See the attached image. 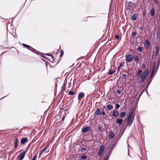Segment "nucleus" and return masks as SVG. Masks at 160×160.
<instances>
[{
	"label": "nucleus",
	"mask_w": 160,
	"mask_h": 160,
	"mask_svg": "<svg viewBox=\"0 0 160 160\" xmlns=\"http://www.w3.org/2000/svg\"><path fill=\"white\" fill-rule=\"evenodd\" d=\"M145 67H146V65L145 64H142V68H145Z\"/></svg>",
	"instance_id": "nucleus-46"
},
{
	"label": "nucleus",
	"mask_w": 160,
	"mask_h": 160,
	"mask_svg": "<svg viewBox=\"0 0 160 160\" xmlns=\"http://www.w3.org/2000/svg\"><path fill=\"white\" fill-rule=\"evenodd\" d=\"M90 130V128L89 127H86L85 128H82V132L83 133H86Z\"/></svg>",
	"instance_id": "nucleus-8"
},
{
	"label": "nucleus",
	"mask_w": 160,
	"mask_h": 160,
	"mask_svg": "<svg viewBox=\"0 0 160 160\" xmlns=\"http://www.w3.org/2000/svg\"><path fill=\"white\" fill-rule=\"evenodd\" d=\"M156 48V55L157 56V55H158L159 53V48L158 47H157Z\"/></svg>",
	"instance_id": "nucleus-26"
},
{
	"label": "nucleus",
	"mask_w": 160,
	"mask_h": 160,
	"mask_svg": "<svg viewBox=\"0 0 160 160\" xmlns=\"http://www.w3.org/2000/svg\"><path fill=\"white\" fill-rule=\"evenodd\" d=\"M48 147H47L45 148H44L43 149L42 151H41V152L40 153L39 155V157H40L42 153H43L47 149V148Z\"/></svg>",
	"instance_id": "nucleus-22"
},
{
	"label": "nucleus",
	"mask_w": 160,
	"mask_h": 160,
	"mask_svg": "<svg viewBox=\"0 0 160 160\" xmlns=\"http://www.w3.org/2000/svg\"><path fill=\"white\" fill-rule=\"evenodd\" d=\"M1 99H2L1 98V99H0V100H1Z\"/></svg>",
	"instance_id": "nucleus-61"
},
{
	"label": "nucleus",
	"mask_w": 160,
	"mask_h": 160,
	"mask_svg": "<svg viewBox=\"0 0 160 160\" xmlns=\"http://www.w3.org/2000/svg\"><path fill=\"white\" fill-rule=\"evenodd\" d=\"M85 96V94L83 92L79 93L78 95V99L82 98H84Z\"/></svg>",
	"instance_id": "nucleus-11"
},
{
	"label": "nucleus",
	"mask_w": 160,
	"mask_h": 160,
	"mask_svg": "<svg viewBox=\"0 0 160 160\" xmlns=\"http://www.w3.org/2000/svg\"><path fill=\"white\" fill-rule=\"evenodd\" d=\"M102 114L103 115H105V113L104 112V111H103L102 112Z\"/></svg>",
	"instance_id": "nucleus-51"
},
{
	"label": "nucleus",
	"mask_w": 160,
	"mask_h": 160,
	"mask_svg": "<svg viewBox=\"0 0 160 160\" xmlns=\"http://www.w3.org/2000/svg\"><path fill=\"white\" fill-rule=\"evenodd\" d=\"M115 38L117 39H118L119 38V36L118 35H116L115 36Z\"/></svg>",
	"instance_id": "nucleus-44"
},
{
	"label": "nucleus",
	"mask_w": 160,
	"mask_h": 160,
	"mask_svg": "<svg viewBox=\"0 0 160 160\" xmlns=\"http://www.w3.org/2000/svg\"><path fill=\"white\" fill-rule=\"evenodd\" d=\"M148 69L146 70L145 71L143 72L141 77V82L143 83L144 82L145 80L146 79V77L148 73Z\"/></svg>",
	"instance_id": "nucleus-3"
},
{
	"label": "nucleus",
	"mask_w": 160,
	"mask_h": 160,
	"mask_svg": "<svg viewBox=\"0 0 160 160\" xmlns=\"http://www.w3.org/2000/svg\"><path fill=\"white\" fill-rule=\"evenodd\" d=\"M142 93H143L142 92H141V93H140L139 96L138 98L137 99L138 101L140 98V97L142 95Z\"/></svg>",
	"instance_id": "nucleus-42"
},
{
	"label": "nucleus",
	"mask_w": 160,
	"mask_h": 160,
	"mask_svg": "<svg viewBox=\"0 0 160 160\" xmlns=\"http://www.w3.org/2000/svg\"><path fill=\"white\" fill-rule=\"evenodd\" d=\"M156 62H153V66L152 70V72L151 74V77H152L153 74L154 72H156Z\"/></svg>",
	"instance_id": "nucleus-7"
},
{
	"label": "nucleus",
	"mask_w": 160,
	"mask_h": 160,
	"mask_svg": "<svg viewBox=\"0 0 160 160\" xmlns=\"http://www.w3.org/2000/svg\"><path fill=\"white\" fill-rule=\"evenodd\" d=\"M114 146V145L113 144H110L109 145V147L108 148H112Z\"/></svg>",
	"instance_id": "nucleus-43"
},
{
	"label": "nucleus",
	"mask_w": 160,
	"mask_h": 160,
	"mask_svg": "<svg viewBox=\"0 0 160 160\" xmlns=\"http://www.w3.org/2000/svg\"><path fill=\"white\" fill-rule=\"evenodd\" d=\"M36 158V155H35L33 157V158L32 159V160H35Z\"/></svg>",
	"instance_id": "nucleus-48"
},
{
	"label": "nucleus",
	"mask_w": 160,
	"mask_h": 160,
	"mask_svg": "<svg viewBox=\"0 0 160 160\" xmlns=\"http://www.w3.org/2000/svg\"><path fill=\"white\" fill-rule=\"evenodd\" d=\"M140 28L141 30H143L144 29V28L142 26H141Z\"/></svg>",
	"instance_id": "nucleus-50"
},
{
	"label": "nucleus",
	"mask_w": 160,
	"mask_h": 160,
	"mask_svg": "<svg viewBox=\"0 0 160 160\" xmlns=\"http://www.w3.org/2000/svg\"><path fill=\"white\" fill-rule=\"evenodd\" d=\"M159 59H160V56H159Z\"/></svg>",
	"instance_id": "nucleus-58"
},
{
	"label": "nucleus",
	"mask_w": 160,
	"mask_h": 160,
	"mask_svg": "<svg viewBox=\"0 0 160 160\" xmlns=\"http://www.w3.org/2000/svg\"><path fill=\"white\" fill-rule=\"evenodd\" d=\"M120 105L118 104H116L115 105V108L117 109H118L120 107Z\"/></svg>",
	"instance_id": "nucleus-39"
},
{
	"label": "nucleus",
	"mask_w": 160,
	"mask_h": 160,
	"mask_svg": "<svg viewBox=\"0 0 160 160\" xmlns=\"http://www.w3.org/2000/svg\"><path fill=\"white\" fill-rule=\"evenodd\" d=\"M154 2L155 3H157L158 2V1L157 0H153Z\"/></svg>",
	"instance_id": "nucleus-49"
},
{
	"label": "nucleus",
	"mask_w": 160,
	"mask_h": 160,
	"mask_svg": "<svg viewBox=\"0 0 160 160\" xmlns=\"http://www.w3.org/2000/svg\"><path fill=\"white\" fill-rule=\"evenodd\" d=\"M1 99H2L1 98V99H0V100H1Z\"/></svg>",
	"instance_id": "nucleus-60"
},
{
	"label": "nucleus",
	"mask_w": 160,
	"mask_h": 160,
	"mask_svg": "<svg viewBox=\"0 0 160 160\" xmlns=\"http://www.w3.org/2000/svg\"><path fill=\"white\" fill-rule=\"evenodd\" d=\"M126 113L125 112H122L119 114V117L120 118H124L125 117V116L126 115Z\"/></svg>",
	"instance_id": "nucleus-19"
},
{
	"label": "nucleus",
	"mask_w": 160,
	"mask_h": 160,
	"mask_svg": "<svg viewBox=\"0 0 160 160\" xmlns=\"http://www.w3.org/2000/svg\"><path fill=\"white\" fill-rule=\"evenodd\" d=\"M156 63V62H155ZM159 63L160 62H158V63L157 64V66L156 67V71H157V69L159 67Z\"/></svg>",
	"instance_id": "nucleus-35"
},
{
	"label": "nucleus",
	"mask_w": 160,
	"mask_h": 160,
	"mask_svg": "<svg viewBox=\"0 0 160 160\" xmlns=\"http://www.w3.org/2000/svg\"><path fill=\"white\" fill-rule=\"evenodd\" d=\"M122 65V64H121V65H120L119 66V67H120H120H121Z\"/></svg>",
	"instance_id": "nucleus-55"
},
{
	"label": "nucleus",
	"mask_w": 160,
	"mask_h": 160,
	"mask_svg": "<svg viewBox=\"0 0 160 160\" xmlns=\"http://www.w3.org/2000/svg\"><path fill=\"white\" fill-rule=\"evenodd\" d=\"M63 54V53L62 50L61 52L60 57L62 56V55Z\"/></svg>",
	"instance_id": "nucleus-47"
},
{
	"label": "nucleus",
	"mask_w": 160,
	"mask_h": 160,
	"mask_svg": "<svg viewBox=\"0 0 160 160\" xmlns=\"http://www.w3.org/2000/svg\"><path fill=\"white\" fill-rule=\"evenodd\" d=\"M114 72H115V71H114V70L112 71V70L111 69H109V70L108 74L109 75H112Z\"/></svg>",
	"instance_id": "nucleus-25"
},
{
	"label": "nucleus",
	"mask_w": 160,
	"mask_h": 160,
	"mask_svg": "<svg viewBox=\"0 0 160 160\" xmlns=\"http://www.w3.org/2000/svg\"><path fill=\"white\" fill-rule=\"evenodd\" d=\"M14 146V148H16L17 146L18 143V141L17 138H15L13 140Z\"/></svg>",
	"instance_id": "nucleus-9"
},
{
	"label": "nucleus",
	"mask_w": 160,
	"mask_h": 160,
	"mask_svg": "<svg viewBox=\"0 0 160 160\" xmlns=\"http://www.w3.org/2000/svg\"><path fill=\"white\" fill-rule=\"evenodd\" d=\"M146 92H147V93L148 94V91H147Z\"/></svg>",
	"instance_id": "nucleus-57"
},
{
	"label": "nucleus",
	"mask_w": 160,
	"mask_h": 160,
	"mask_svg": "<svg viewBox=\"0 0 160 160\" xmlns=\"http://www.w3.org/2000/svg\"><path fill=\"white\" fill-rule=\"evenodd\" d=\"M47 55H48V56H50V61L51 62H52L54 61V57L52 56L51 55H50V54H47Z\"/></svg>",
	"instance_id": "nucleus-24"
},
{
	"label": "nucleus",
	"mask_w": 160,
	"mask_h": 160,
	"mask_svg": "<svg viewBox=\"0 0 160 160\" xmlns=\"http://www.w3.org/2000/svg\"><path fill=\"white\" fill-rule=\"evenodd\" d=\"M118 112L116 110H114L112 114V116H113L114 117H116L117 116H118Z\"/></svg>",
	"instance_id": "nucleus-13"
},
{
	"label": "nucleus",
	"mask_w": 160,
	"mask_h": 160,
	"mask_svg": "<svg viewBox=\"0 0 160 160\" xmlns=\"http://www.w3.org/2000/svg\"><path fill=\"white\" fill-rule=\"evenodd\" d=\"M113 106L111 104H108L107 106V109L109 110L110 111L113 108Z\"/></svg>",
	"instance_id": "nucleus-17"
},
{
	"label": "nucleus",
	"mask_w": 160,
	"mask_h": 160,
	"mask_svg": "<svg viewBox=\"0 0 160 160\" xmlns=\"http://www.w3.org/2000/svg\"><path fill=\"white\" fill-rule=\"evenodd\" d=\"M145 42L146 44V46L148 48H149L150 47V43L148 40V39H146L145 40Z\"/></svg>",
	"instance_id": "nucleus-21"
},
{
	"label": "nucleus",
	"mask_w": 160,
	"mask_h": 160,
	"mask_svg": "<svg viewBox=\"0 0 160 160\" xmlns=\"http://www.w3.org/2000/svg\"><path fill=\"white\" fill-rule=\"evenodd\" d=\"M22 45L24 47L27 48L29 50L31 51L32 52H34L35 53H36L37 54H38L39 52L37 50L31 47V46H29L28 45L26 44H22Z\"/></svg>",
	"instance_id": "nucleus-2"
},
{
	"label": "nucleus",
	"mask_w": 160,
	"mask_h": 160,
	"mask_svg": "<svg viewBox=\"0 0 160 160\" xmlns=\"http://www.w3.org/2000/svg\"><path fill=\"white\" fill-rule=\"evenodd\" d=\"M137 15L136 14H134L132 15V19L134 21H135L137 19Z\"/></svg>",
	"instance_id": "nucleus-18"
},
{
	"label": "nucleus",
	"mask_w": 160,
	"mask_h": 160,
	"mask_svg": "<svg viewBox=\"0 0 160 160\" xmlns=\"http://www.w3.org/2000/svg\"><path fill=\"white\" fill-rule=\"evenodd\" d=\"M27 151L22 152L20 154L18 155L19 160H22L24 158L25 154L27 152Z\"/></svg>",
	"instance_id": "nucleus-6"
},
{
	"label": "nucleus",
	"mask_w": 160,
	"mask_h": 160,
	"mask_svg": "<svg viewBox=\"0 0 160 160\" xmlns=\"http://www.w3.org/2000/svg\"><path fill=\"white\" fill-rule=\"evenodd\" d=\"M160 62V59H159V60H158V62Z\"/></svg>",
	"instance_id": "nucleus-56"
},
{
	"label": "nucleus",
	"mask_w": 160,
	"mask_h": 160,
	"mask_svg": "<svg viewBox=\"0 0 160 160\" xmlns=\"http://www.w3.org/2000/svg\"><path fill=\"white\" fill-rule=\"evenodd\" d=\"M126 77H127L126 74L125 73H124V74H123L122 78L124 80V79H126Z\"/></svg>",
	"instance_id": "nucleus-30"
},
{
	"label": "nucleus",
	"mask_w": 160,
	"mask_h": 160,
	"mask_svg": "<svg viewBox=\"0 0 160 160\" xmlns=\"http://www.w3.org/2000/svg\"><path fill=\"white\" fill-rule=\"evenodd\" d=\"M65 116H64L62 117V121H63V120H64V118H65Z\"/></svg>",
	"instance_id": "nucleus-52"
},
{
	"label": "nucleus",
	"mask_w": 160,
	"mask_h": 160,
	"mask_svg": "<svg viewBox=\"0 0 160 160\" xmlns=\"http://www.w3.org/2000/svg\"><path fill=\"white\" fill-rule=\"evenodd\" d=\"M126 8L127 10H133L134 8V3L132 2H129L126 4Z\"/></svg>",
	"instance_id": "nucleus-1"
},
{
	"label": "nucleus",
	"mask_w": 160,
	"mask_h": 160,
	"mask_svg": "<svg viewBox=\"0 0 160 160\" xmlns=\"http://www.w3.org/2000/svg\"><path fill=\"white\" fill-rule=\"evenodd\" d=\"M133 109H132L131 110L130 112L129 115H130V116H132V114H133Z\"/></svg>",
	"instance_id": "nucleus-37"
},
{
	"label": "nucleus",
	"mask_w": 160,
	"mask_h": 160,
	"mask_svg": "<svg viewBox=\"0 0 160 160\" xmlns=\"http://www.w3.org/2000/svg\"><path fill=\"white\" fill-rule=\"evenodd\" d=\"M120 68L118 67V71H119V70Z\"/></svg>",
	"instance_id": "nucleus-53"
},
{
	"label": "nucleus",
	"mask_w": 160,
	"mask_h": 160,
	"mask_svg": "<svg viewBox=\"0 0 160 160\" xmlns=\"http://www.w3.org/2000/svg\"><path fill=\"white\" fill-rule=\"evenodd\" d=\"M98 129L99 130V131L100 132H102V128L101 127V126L99 125L98 127Z\"/></svg>",
	"instance_id": "nucleus-38"
},
{
	"label": "nucleus",
	"mask_w": 160,
	"mask_h": 160,
	"mask_svg": "<svg viewBox=\"0 0 160 160\" xmlns=\"http://www.w3.org/2000/svg\"><path fill=\"white\" fill-rule=\"evenodd\" d=\"M142 73V70H139L138 72V73L137 74V75L138 76L140 75Z\"/></svg>",
	"instance_id": "nucleus-34"
},
{
	"label": "nucleus",
	"mask_w": 160,
	"mask_h": 160,
	"mask_svg": "<svg viewBox=\"0 0 160 160\" xmlns=\"http://www.w3.org/2000/svg\"><path fill=\"white\" fill-rule=\"evenodd\" d=\"M28 139L27 138H22L20 141V142L22 144H24L28 141Z\"/></svg>",
	"instance_id": "nucleus-10"
},
{
	"label": "nucleus",
	"mask_w": 160,
	"mask_h": 160,
	"mask_svg": "<svg viewBox=\"0 0 160 160\" xmlns=\"http://www.w3.org/2000/svg\"><path fill=\"white\" fill-rule=\"evenodd\" d=\"M65 89V84L64 82L63 83V85L61 88V91L62 92H63Z\"/></svg>",
	"instance_id": "nucleus-14"
},
{
	"label": "nucleus",
	"mask_w": 160,
	"mask_h": 160,
	"mask_svg": "<svg viewBox=\"0 0 160 160\" xmlns=\"http://www.w3.org/2000/svg\"><path fill=\"white\" fill-rule=\"evenodd\" d=\"M87 157V156L86 155H83L81 157V158L82 159H86Z\"/></svg>",
	"instance_id": "nucleus-29"
},
{
	"label": "nucleus",
	"mask_w": 160,
	"mask_h": 160,
	"mask_svg": "<svg viewBox=\"0 0 160 160\" xmlns=\"http://www.w3.org/2000/svg\"><path fill=\"white\" fill-rule=\"evenodd\" d=\"M142 47H139L137 48L138 52H140L142 51Z\"/></svg>",
	"instance_id": "nucleus-33"
},
{
	"label": "nucleus",
	"mask_w": 160,
	"mask_h": 160,
	"mask_svg": "<svg viewBox=\"0 0 160 160\" xmlns=\"http://www.w3.org/2000/svg\"><path fill=\"white\" fill-rule=\"evenodd\" d=\"M133 121V119H132V120H130V122H129V123L128 124V125H126L127 126H130L131 125Z\"/></svg>",
	"instance_id": "nucleus-31"
},
{
	"label": "nucleus",
	"mask_w": 160,
	"mask_h": 160,
	"mask_svg": "<svg viewBox=\"0 0 160 160\" xmlns=\"http://www.w3.org/2000/svg\"><path fill=\"white\" fill-rule=\"evenodd\" d=\"M144 91H145L144 89H143L142 90V91L141 92H142V93H143V92Z\"/></svg>",
	"instance_id": "nucleus-54"
},
{
	"label": "nucleus",
	"mask_w": 160,
	"mask_h": 160,
	"mask_svg": "<svg viewBox=\"0 0 160 160\" xmlns=\"http://www.w3.org/2000/svg\"><path fill=\"white\" fill-rule=\"evenodd\" d=\"M134 59L135 61L138 62L139 61V57L138 56H136L134 58Z\"/></svg>",
	"instance_id": "nucleus-32"
},
{
	"label": "nucleus",
	"mask_w": 160,
	"mask_h": 160,
	"mask_svg": "<svg viewBox=\"0 0 160 160\" xmlns=\"http://www.w3.org/2000/svg\"><path fill=\"white\" fill-rule=\"evenodd\" d=\"M108 156H107L106 157L104 158L103 160H108Z\"/></svg>",
	"instance_id": "nucleus-45"
},
{
	"label": "nucleus",
	"mask_w": 160,
	"mask_h": 160,
	"mask_svg": "<svg viewBox=\"0 0 160 160\" xmlns=\"http://www.w3.org/2000/svg\"><path fill=\"white\" fill-rule=\"evenodd\" d=\"M1 99H2L1 98V99H0V100H1Z\"/></svg>",
	"instance_id": "nucleus-59"
},
{
	"label": "nucleus",
	"mask_w": 160,
	"mask_h": 160,
	"mask_svg": "<svg viewBox=\"0 0 160 160\" xmlns=\"http://www.w3.org/2000/svg\"><path fill=\"white\" fill-rule=\"evenodd\" d=\"M132 117V116H130V115H128L127 121V125H128V124L129 123L130 120H131Z\"/></svg>",
	"instance_id": "nucleus-23"
},
{
	"label": "nucleus",
	"mask_w": 160,
	"mask_h": 160,
	"mask_svg": "<svg viewBox=\"0 0 160 160\" xmlns=\"http://www.w3.org/2000/svg\"><path fill=\"white\" fill-rule=\"evenodd\" d=\"M122 122H123L122 120L121 119L117 118L116 119L117 122L119 124H121L122 123Z\"/></svg>",
	"instance_id": "nucleus-15"
},
{
	"label": "nucleus",
	"mask_w": 160,
	"mask_h": 160,
	"mask_svg": "<svg viewBox=\"0 0 160 160\" xmlns=\"http://www.w3.org/2000/svg\"><path fill=\"white\" fill-rule=\"evenodd\" d=\"M68 94L69 95H72L75 94V93L74 92L71 91H69L68 92Z\"/></svg>",
	"instance_id": "nucleus-27"
},
{
	"label": "nucleus",
	"mask_w": 160,
	"mask_h": 160,
	"mask_svg": "<svg viewBox=\"0 0 160 160\" xmlns=\"http://www.w3.org/2000/svg\"><path fill=\"white\" fill-rule=\"evenodd\" d=\"M104 149L105 147L103 145H101L100 146L98 153V156H101Z\"/></svg>",
	"instance_id": "nucleus-5"
},
{
	"label": "nucleus",
	"mask_w": 160,
	"mask_h": 160,
	"mask_svg": "<svg viewBox=\"0 0 160 160\" xmlns=\"http://www.w3.org/2000/svg\"><path fill=\"white\" fill-rule=\"evenodd\" d=\"M136 35V32H133L132 33L131 36L133 38H134L135 37Z\"/></svg>",
	"instance_id": "nucleus-28"
},
{
	"label": "nucleus",
	"mask_w": 160,
	"mask_h": 160,
	"mask_svg": "<svg viewBox=\"0 0 160 160\" xmlns=\"http://www.w3.org/2000/svg\"><path fill=\"white\" fill-rule=\"evenodd\" d=\"M114 133L112 131H111L110 132V134L108 135V138L110 139H112L114 138Z\"/></svg>",
	"instance_id": "nucleus-12"
},
{
	"label": "nucleus",
	"mask_w": 160,
	"mask_h": 160,
	"mask_svg": "<svg viewBox=\"0 0 160 160\" xmlns=\"http://www.w3.org/2000/svg\"><path fill=\"white\" fill-rule=\"evenodd\" d=\"M156 63V62H155ZM159 63L160 62H158V63L157 64V66L156 67V71H157V69L159 67Z\"/></svg>",
	"instance_id": "nucleus-36"
},
{
	"label": "nucleus",
	"mask_w": 160,
	"mask_h": 160,
	"mask_svg": "<svg viewBox=\"0 0 160 160\" xmlns=\"http://www.w3.org/2000/svg\"><path fill=\"white\" fill-rule=\"evenodd\" d=\"M133 56L132 54H129L126 56L127 62H130L133 59Z\"/></svg>",
	"instance_id": "nucleus-4"
},
{
	"label": "nucleus",
	"mask_w": 160,
	"mask_h": 160,
	"mask_svg": "<svg viewBox=\"0 0 160 160\" xmlns=\"http://www.w3.org/2000/svg\"><path fill=\"white\" fill-rule=\"evenodd\" d=\"M155 14L154 10L153 8H152L150 11V15L151 16H153Z\"/></svg>",
	"instance_id": "nucleus-20"
},
{
	"label": "nucleus",
	"mask_w": 160,
	"mask_h": 160,
	"mask_svg": "<svg viewBox=\"0 0 160 160\" xmlns=\"http://www.w3.org/2000/svg\"><path fill=\"white\" fill-rule=\"evenodd\" d=\"M95 113L98 115H100L101 114V112L99 108H98L96 111Z\"/></svg>",
	"instance_id": "nucleus-16"
},
{
	"label": "nucleus",
	"mask_w": 160,
	"mask_h": 160,
	"mask_svg": "<svg viewBox=\"0 0 160 160\" xmlns=\"http://www.w3.org/2000/svg\"><path fill=\"white\" fill-rule=\"evenodd\" d=\"M117 93L118 94H121V91L120 90L118 89L117 91Z\"/></svg>",
	"instance_id": "nucleus-41"
},
{
	"label": "nucleus",
	"mask_w": 160,
	"mask_h": 160,
	"mask_svg": "<svg viewBox=\"0 0 160 160\" xmlns=\"http://www.w3.org/2000/svg\"><path fill=\"white\" fill-rule=\"evenodd\" d=\"M86 148H82L81 149V150L82 152L83 151H86Z\"/></svg>",
	"instance_id": "nucleus-40"
}]
</instances>
